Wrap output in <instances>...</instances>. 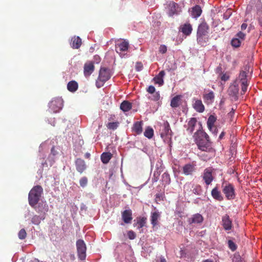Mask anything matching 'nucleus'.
<instances>
[{"instance_id":"7","label":"nucleus","mask_w":262,"mask_h":262,"mask_svg":"<svg viewBox=\"0 0 262 262\" xmlns=\"http://www.w3.org/2000/svg\"><path fill=\"white\" fill-rule=\"evenodd\" d=\"M76 248L78 258L83 260L86 257V247L84 242L82 239H78L76 242Z\"/></svg>"},{"instance_id":"51","label":"nucleus","mask_w":262,"mask_h":262,"mask_svg":"<svg viewBox=\"0 0 262 262\" xmlns=\"http://www.w3.org/2000/svg\"><path fill=\"white\" fill-rule=\"evenodd\" d=\"M257 14L259 16L262 15V5H258L256 6Z\"/></svg>"},{"instance_id":"52","label":"nucleus","mask_w":262,"mask_h":262,"mask_svg":"<svg viewBox=\"0 0 262 262\" xmlns=\"http://www.w3.org/2000/svg\"><path fill=\"white\" fill-rule=\"evenodd\" d=\"M164 195L162 193H158L156 195V201H160L163 200Z\"/></svg>"},{"instance_id":"41","label":"nucleus","mask_w":262,"mask_h":262,"mask_svg":"<svg viewBox=\"0 0 262 262\" xmlns=\"http://www.w3.org/2000/svg\"><path fill=\"white\" fill-rule=\"evenodd\" d=\"M192 192L195 194L199 195L201 194L202 191V188L200 185H193L192 187Z\"/></svg>"},{"instance_id":"44","label":"nucleus","mask_w":262,"mask_h":262,"mask_svg":"<svg viewBox=\"0 0 262 262\" xmlns=\"http://www.w3.org/2000/svg\"><path fill=\"white\" fill-rule=\"evenodd\" d=\"M27 233L24 229H21L18 232V236L19 239H24L26 237Z\"/></svg>"},{"instance_id":"35","label":"nucleus","mask_w":262,"mask_h":262,"mask_svg":"<svg viewBox=\"0 0 262 262\" xmlns=\"http://www.w3.org/2000/svg\"><path fill=\"white\" fill-rule=\"evenodd\" d=\"M196 119L195 118H191L189 121L188 123V127L187 128V130L190 133H193L194 129V127L196 125Z\"/></svg>"},{"instance_id":"37","label":"nucleus","mask_w":262,"mask_h":262,"mask_svg":"<svg viewBox=\"0 0 262 262\" xmlns=\"http://www.w3.org/2000/svg\"><path fill=\"white\" fill-rule=\"evenodd\" d=\"M144 136L148 139L151 138L154 136V130L151 127H148L146 128L144 133Z\"/></svg>"},{"instance_id":"33","label":"nucleus","mask_w":262,"mask_h":262,"mask_svg":"<svg viewBox=\"0 0 262 262\" xmlns=\"http://www.w3.org/2000/svg\"><path fill=\"white\" fill-rule=\"evenodd\" d=\"M112 154L109 152H105L101 155V160L104 164H107L112 158Z\"/></svg>"},{"instance_id":"18","label":"nucleus","mask_w":262,"mask_h":262,"mask_svg":"<svg viewBox=\"0 0 262 262\" xmlns=\"http://www.w3.org/2000/svg\"><path fill=\"white\" fill-rule=\"evenodd\" d=\"M94 66L93 62H86L84 66V75L85 77L89 76L94 71Z\"/></svg>"},{"instance_id":"64","label":"nucleus","mask_w":262,"mask_h":262,"mask_svg":"<svg viewBox=\"0 0 262 262\" xmlns=\"http://www.w3.org/2000/svg\"><path fill=\"white\" fill-rule=\"evenodd\" d=\"M54 150V147H53L51 149V151L53 152V150Z\"/></svg>"},{"instance_id":"12","label":"nucleus","mask_w":262,"mask_h":262,"mask_svg":"<svg viewBox=\"0 0 262 262\" xmlns=\"http://www.w3.org/2000/svg\"><path fill=\"white\" fill-rule=\"evenodd\" d=\"M222 225L223 227V228L226 231L231 230L232 228V222L228 214H225L222 216Z\"/></svg>"},{"instance_id":"31","label":"nucleus","mask_w":262,"mask_h":262,"mask_svg":"<svg viewBox=\"0 0 262 262\" xmlns=\"http://www.w3.org/2000/svg\"><path fill=\"white\" fill-rule=\"evenodd\" d=\"M181 95H177L172 98L170 102V106L172 108H176L179 106L181 99Z\"/></svg>"},{"instance_id":"17","label":"nucleus","mask_w":262,"mask_h":262,"mask_svg":"<svg viewBox=\"0 0 262 262\" xmlns=\"http://www.w3.org/2000/svg\"><path fill=\"white\" fill-rule=\"evenodd\" d=\"M180 11L181 9L177 3L172 2L169 4L168 14L169 16L178 14Z\"/></svg>"},{"instance_id":"24","label":"nucleus","mask_w":262,"mask_h":262,"mask_svg":"<svg viewBox=\"0 0 262 262\" xmlns=\"http://www.w3.org/2000/svg\"><path fill=\"white\" fill-rule=\"evenodd\" d=\"M181 30L184 35L188 36L191 33L192 28L190 24L187 23L181 26Z\"/></svg>"},{"instance_id":"40","label":"nucleus","mask_w":262,"mask_h":262,"mask_svg":"<svg viewBox=\"0 0 262 262\" xmlns=\"http://www.w3.org/2000/svg\"><path fill=\"white\" fill-rule=\"evenodd\" d=\"M242 41L239 40V38L236 37L233 38L231 41V45L235 48H238L241 45Z\"/></svg>"},{"instance_id":"15","label":"nucleus","mask_w":262,"mask_h":262,"mask_svg":"<svg viewBox=\"0 0 262 262\" xmlns=\"http://www.w3.org/2000/svg\"><path fill=\"white\" fill-rule=\"evenodd\" d=\"M76 170L80 173H82L86 169V165L84 161L80 158H78L75 161Z\"/></svg>"},{"instance_id":"19","label":"nucleus","mask_w":262,"mask_h":262,"mask_svg":"<svg viewBox=\"0 0 262 262\" xmlns=\"http://www.w3.org/2000/svg\"><path fill=\"white\" fill-rule=\"evenodd\" d=\"M194 101L193 104V108L199 113H203L205 110V107L201 100L193 98Z\"/></svg>"},{"instance_id":"21","label":"nucleus","mask_w":262,"mask_h":262,"mask_svg":"<svg viewBox=\"0 0 262 262\" xmlns=\"http://www.w3.org/2000/svg\"><path fill=\"white\" fill-rule=\"evenodd\" d=\"M212 198L219 201H222L224 199L221 191L219 190L217 187H214L211 192Z\"/></svg>"},{"instance_id":"20","label":"nucleus","mask_w":262,"mask_h":262,"mask_svg":"<svg viewBox=\"0 0 262 262\" xmlns=\"http://www.w3.org/2000/svg\"><path fill=\"white\" fill-rule=\"evenodd\" d=\"M203 98L206 104H210L212 103L214 99V94L213 92L210 91L207 94H204Z\"/></svg>"},{"instance_id":"4","label":"nucleus","mask_w":262,"mask_h":262,"mask_svg":"<svg viewBox=\"0 0 262 262\" xmlns=\"http://www.w3.org/2000/svg\"><path fill=\"white\" fill-rule=\"evenodd\" d=\"M111 77V74L108 69L104 67L101 68L96 82V86L98 88L102 87L104 83L110 79Z\"/></svg>"},{"instance_id":"36","label":"nucleus","mask_w":262,"mask_h":262,"mask_svg":"<svg viewBox=\"0 0 262 262\" xmlns=\"http://www.w3.org/2000/svg\"><path fill=\"white\" fill-rule=\"evenodd\" d=\"M45 219V216L44 215H40L39 216L35 215L32 217L31 222L34 225H38L40 223L41 221Z\"/></svg>"},{"instance_id":"54","label":"nucleus","mask_w":262,"mask_h":262,"mask_svg":"<svg viewBox=\"0 0 262 262\" xmlns=\"http://www.w3.org/2000/svg\"><path fill=\"white\" fill-rule=\"evenodd\" d=\"M247 27V24H246V23H243L241 25V29H242V30H246Z\"/></svg>"},{"instance_id":"5","label":"nucleus","mask_w":262,"mask_h":262,"mask_svg":"<svg viewBox=\"0 0 262 262\" xmlns=\"http://www.w3.org/2000/svg\"><path fill=\"white\" fill-rule=\"evenodd\" d=\"M222 191L226 199L228 200H234L236 196L234 186L229 183H224L222 184Z\"/></svg>"},{"instance_id":"46","label":"nucleus","mask_w":262,"mask_h":262,"mask_svg":"<svg viewBox=\"0 0 262 262\" xmlns=\"http://www.w3.org/2000/svg\"><path fill=\"white\" fill-rule=\"evenodd\" d=\"M88 178L86 177H83L81 178L79 181L80 185L82 187H85L88 184Z\"/></svg>"},{"instance_id":"43","label":"nucleus","mask_w":262,"mask_h":262,"mask_svg":"<svg viewBox=\"0 0 262 262\" xmlns=\"http://www.w3.org/2000/svg\"><path fill=\"white\" fill-rule=\"evenodd\" d=\"M228 245L229 249L232 251H234L237 249L236 245L231 240H229L228 241Z\"/></svg>"},{"instance_id":"9","label":"nucleus","mask_w":262,"mask_h":262,"mask_svg":"<svg viewBox=\"0 0 262 262\" xmlns=\"http://www.w3.org/2000/svg\"><path fill=\"white\" fill-rule=\"evenodd\" d=\"M213 171L214 169L212 167L206 168L204 170L202 178L207 185L211 184L214 180Z\"/></svg>"},{"instance_id":"57","label":"nucleus","mask_w":262,"mask_h":262,"mask_svg":"<svg viewBox=\"0 0 262 262\" xmlns=\"http://www.w3.org/2000/svg\"><path fill=\"white\" fill-rule=\"evenodd\" d=\"M258 23L260 26L262 27V17L259 18Z\"/></svg>"},{"instance_id":"6","label":"nucleus","mask_w":262,"mask_h":262,"mask_svg":"<svg viewBox=\"0 0 262 262\" xmlns=\"http://www.w3.org/2000/svg\"><path fill=\"white\" fill-rule=\"evenodd\" d=\"M129 48V43L125 39H120L117 41L115 45V50L121 57H124L126 54L124 53Z\"/></svg>"},{"instance_id":"14","label":"nucleus","mask_w":262,"mask_h":262,"mask_svg":"<svg viewBox=\"0 0 262 262\" xmlns=\"http://www.w3.org/2000/svg\"><path fill=\"white\" fill-rule=\"evenodd\" d=\"M172 131L168 121H165L162 125V129L161 132V136L164 138L167 136L171 135Z\"/></svg>"},{"instance_id":"55","label":"nucleus","mask_w":262,"mask_h":262,"mask_svg":"<svg viewBox=\"0 0 262 262\" xmlns=\"http://www.w3.org/2000/svg\"><path fill=\"white\" fill-rule=\"evenodd\" d=\"M231 13L230 12L229 13V15H227V14H226V13L224 14V18H225V19H228L229 16L231 15Z\"/></svg>"},{"instance_id":"3","label":"nucleus","mask_w":262,"mask_h":262,"mask_svg":"<svg viewBox=\"0 0 262 262\" xmlns=\"http://www.w3.org/2000/svg\"><path fill=\"white\" fill-rule=\"evenodd\" d=\"M42 192V188L39 185L35 186L31 189L28 195L29 203L31 207H35L38 204Z\"/></svg>"},{"instance_id":"63","label":"nucleus","mask_w":262,"mask_h":262,"mask_svg":"<svg viewBox=\"0 0 262 262\" xmlns=\"http://www.w3.org/2000/svg\"><path fill=\"white\" fill-rule=\"evenodd\" d=\"M234 91H235V93H237V91H238V89H237V88H236V86H234Z\"/></svg>"},{"instance_id":"8","label":"nucleus","mask_w":262,"mask_h":262,"mask_svg":"<svg viewBox=\"0 0 262 262\" xmlns=\"http://www.w3.org/2000/svg\"><path fill=\"white\" fill-rule=\"evenodd\" d=\"M63 100L61 98H55L49 103V108L53 113L59 112L63 106Z\"/></svg>"},{"instance_id":"53","label":"nucleus","mask_w":262,"mask_h":262,"mask_svg":"<svg viewBox=\"0 0 262 262\" xmlns=\"http://www.w3.org/2000/svg\"><path fill=\"white\" fill-rule=\"evenodd\" d=\"M159 175L160 173H159V172H157V176H156V173H155L154 174V178L152 179V182H157L159 179L158 177L159 176Z\"/></svg>"},{"instance_id":"22","label":"nucleus","mask_w":262,"mask_h":262,"mask_svg":"<svg viewBox=\"0 0 262 262\" xmlns=\"http://www.w3.org/2000/svg\"><path fill=\"white\" fill-rule=\"evenodd\" d=\"M165 75V72L161 71L160 72L159 74L153 78V81L155 83L158 84L160 86H161L164 83L163 77Z\"/></svg>"},{"instance_id":"26","label":"nucleus","mask_w":262,"mask_h":262,"mask_svg":"<svg viewBox=\"0 0 262 262\" xmlns=\"http://www.w3.org/2000/svg\"><path fill=\"white\" fill-rule=\"evenodd\" d=\"M78 88V83L75 80L70 81L67 84V89L70 92L74 93L76 92Z\"/></svg>"},{"instance_id":"30","label":"nucleus","mask_w":262,"mask_h":262,"mask_svg":"<svg viewBox=\"0 0 262 262\" xmlns=\"http://www.w3.org/2000/svg\"><path fill=\"white\" fill-rule=\"evenodd\" d=\"M132 104L127 100L123 101L120 104V109L124 112H128L132 109Z\"/></svg>"},{"instance_id":"28","label":"nucleus","mask_w":262,"mask_h":262,"mask_svg":"<svg viewBox=\"0 0 262 262\" xmlns=\"http://www.w3.org/2000/svg\"><path fill=\"white\" fill-rule=\"evenodd\" d=\"M147 219L145 217H139L137 219V223L134 224V226H137V228L140 229L143 227L146 223Z\"/></svg>"},{"instance_id":"34","label":"nucleus","mask_w":262,"mask_h":262,"mask_svg":"<svg viewBox=\"0 0 262 262\" xmlns=\"http://www.w3.org/2000/svg\"><path fill=\"white\" fill-rule=\"evenodd\" d=\"M160 214L159 212H152L151 214V224L153 227L156 226L158 224V219L160 217Z\"/></svg>"},{"instance_id":"27","label":"nucleus","mask_w":262,"mask_h":262,"mask_svg":"<svg viewBox=\"0 0 262 262\" xmlns=\"http://www.w3.org/2000/svg\"><path fill=\"white\" fill-rule=\"evenodd\" d=\"M155 88L152 85H150L147 89V92L150 94H154L152 99L154 101H158L160 99V93L159 92L155 93Z\"/></svg>"},{"instance_id":"38","label":"nucleus","mask_w":262,"mask_h":262,"mask_svg":"<svg viewBox=\"0 0 262 262\" xmlns=\"http://www.w3.org/2000/svg\"><path fill=\"white\" fill-rule=\"evenodd\" d=\"M162 182L166 185H169L170 183V178L167 172H164L162 176Z\"/></svg>"},{"instance_id":"48","label":"nucleus","mask_w":262,"mask_h":262,"mask_svg":"<svg viewBox=\"0 0 262 262\" xmlns=\"http://www.w3.org/2000/svg\"><path fill=\"white\" fill-rule=\"evenodd\" d=\"M127 235H128V238L130 239H134L136 237V235L135 233L132 230H130V231H128Z\"/></svg>"},{"instance_id":"13","label":"nucleus","mask_w":262,"mask_h":262,"mask_svg":"<svg viewBox=\"0 0 262 262\" xmlns=\"http://www.w3.org/2000/svg\"><path fill=\"white\" fill-rule=\"evenodd\" d=\"M216 120V118L213 115H210L207 120V124L209 129L212 132L214 136L217 134L216 127L214 126V124Z\"/></svg>"},{"instance_id":"11","label":"nucleus","mask_w":262,"mask_h":262,"mask_svg":"<svg viewBox=\"0 0 262 262\" xmlns=\"http://www.w3.org/2000/svg\"><path fill=\"white\" fill-rule=\"evenodd\" d=\"M36 211L40 213V215H44L46 216V213L49 211V206L46 202L41 201L34 207Z\"/></svg>"},{"instance_id":"29","label":"nucleus","mask_w":262,"mask_h":262,"mask_svg":"<svg viewBox=\"0 0 262 262\" xmlns=\"http://www.w3.org/2000/svg\"><path fill=\"white\" fill-rule=\"evenodd\" d=\"M203 221V216L199 213L195 214L192 217L189 219V222L192 223H201Z\"/></svg>"},{"instance_id":"61","label":"nucleus","mask_w":262,"mask_h":262,"mask_svg":"<svg viewBox=\"0 0 262 262\" xmlns=\"http://www.w3.org/2000/svg\"><path fill=\"white\" fill-rule=\"evenodd\" d=\"M142 66H141L140 67V66H138V67H137V71H139L141 70V68H142Z\"/></svg>"},{"instance_id":"59","label":"nucleus","mask_w":262,"mask_h":262,"mask_svg":"<svg viewBox=\"0 0 262 262\" xmlns=\"http://www.w3.org/2000/svg\"><path fill=\"white\" fill-rule=\"evenodd\" d=\"M160 262H167L165 258L163 257L160 258Z\"/></svg>"},{"instance_id":"25","label":"nucleus","mask_w":262,"mask_h":262,"mask_svg":"<svg viewBox=\"0 0 262 262\" xmlns=\"http://www.w3.org/2000/svg\"><path fill=\"white\" fill-rule=\"evenodd\" d=\"M202 10L199 5H195L192 8L191 15L194 18L199 17L202 14Z\"/></svg>"},{"instance_id":"16","label":"nucleus","mask_w":262,"mask_h":262,"mask_svg":"<svg viewBox=\"0 0 262 262\" xmlns=\"http://www.w3.org/2000/svg\"><path fill=\"white\" fill-rule=\"evenodd\" d=\"M122 219L125 224H130L133 219L130 209L125 210L121 213Z\"/></svg>"},{"instance_id":"49","label":"nucleus","mask_w":262,"mask_h":262,"mask_svg":"<svg viewBox=\"0 0 262 262\" xmlns=\"http://www.w3.org/2000/svg\"><path fill=\"white\" fill-rule=\"evenodd\" d=\"M159 52L162 54H164L167 52V47L165 45H161L159 48Z\"/></svg>"},{"instance_id":"32","label":"nucleus","mask_w":262,"mask_h":262,"mask_svg":"<svg viewBox=\"0 0 262 262\" xmlns=\"http://www.w3.org/2000/svg\"><path fill=\"white\" fill-rule=\"evenodd\" d=\"M133 130L137 134H141L142 132V122L141 121L136 122L133 125Z\"/></svg>"},{"instance_id":"47","label":"nucleus","mask_w":262,"mask_h":262,"mask_svg":"<svg viewBox=\"0 0 262 262\" xmlns=\"http://www.w3.org/2000/svg\"><path fill=\"white\" fill-rule=\"evenodd\" d=\"M248 86V82H244V83H241L242 94H244L246 93L247 90Z\"/></svg>"},{"instance_id":"62","label":"nucleus","mask_w":262,"mask_h":262,"mask_svg":"<svg viewBox=\"0 0 262 262\" xmlns=\"http://www.w3.org/2000/svg\"><path fill=\"white\" fill-rule=\"evenodd\" d=\"M203 262H213V261L210 259H206V260H204Z\"/></svg>"},{"instance_id":"45","label":"nucleus","mask_w":262,"mask_h":262,"mask_svg":"<svg viewBox=\"0 0 262 262\" xmlns=\"http://www.w3.org/2000/svg\"><path fill=\"white\" fill-rule=\"evenodd\" d=\"M235 37L236 38H239V40H241V41L244 40L245 39V38H246V34L241 32V31H239V32H238L236 35H235Z\"/></svg>"},{"instance_id":"1","label":"nucleus","mask_w":262,"mask_h":262,"mask_svg":"<svg viewBox=\"0 0 262 262\" xmlns=\"http://www.w3.org/2000/svg\"><path fill=\"white\" fill-rule=\"evenodd\" d=\"M195 140L199 149L202 151H213V149L211 147V142L209 141V137L205 132L198 130L195 133Z\"/></svg>"},{"instance_id":"39","label":"nucleus","mask_w":262,"mask_h":262,"mask_svg":"<svg viewBox=\"0 0 262 262\" xmlns=\"http://www.w3.org/2000/svg\"><path fill=\"white\" fill-rule=\"evenodd\" d=\"M247 73L245 71H241L239 75V79L241 83L248 82L247 81Z\"/></svg>"},{"instance_id":"23","label":"nucleus","mask_w":262,"mask_h":262,"mask_svg":"<svg viewBox=\"0 0 262 262\" xmlns=\"http://www.w3.org/2000/svg\"><path fill=\"white\" fill-rule=\"evenodd\" d=\"M82 43L81 39L79 36H74L71 39V47L73 49H78Z\"/></svg>"},{"instance_id":"2","label":"nucleus","mask_w":262,"mask_h":262,"mask_svg":"<svg viewBox=\"0 0 262 262\" xmlns=\"http://www.w3.org/2000/svg\"><path fill=\"white\" fill-rule=\"evenodd\" d=\"M209 28V26L205 21H202L198 26L196 33L197 41L202 46H204L208 41L207 34Z\"/></svg>"},{"instance_id":"42","label":"nucleus","mask_w":262,"mask_h":262,"mask_svg":"<svg viewBox=\"0 0 262 262\" xmlns=\"http://www.w3.org/2000/svg\"><path fill=\"white\" fill-rule=\"evenodd\" d=\"M106 126L108 129L115 130L118 126V122H109Z\"/></svg>"},{"instance_id":"58","label":"nucleus","mask_w":262,"mask_h":262,"mask_svg":"<svg viewBox=\"0 0 262 262\" xmlns=\"http://www.w3.org/2000/svg\"><path fill=\"white\" fill-rule=\"evenodd\" d=\"M224 135H225L224 132H222V133L220 134V136H219V139H222L223 138V137L224 136Z\"/></svg>"},{"instance_id":"60","label":"nucleus","mask_w":262,"mask_h":262,"mask_svg":"<svg viewBox=\"0 0 262 262\" xmlns=\"http://www.w3.org/2000/svg\"><path fill=\"white\" fill-rule=\"evenodd\" d=\"M234 113V110H233V108H232V110L229 113V114L231 116H232Z\"/></svg>"},{"instance_id":"56","label":"nucleus","mask_w":262,"mask_h":262,"mask_svg":"<svg viewBox=\"0 0 262 262\" xmlns=\"http://www.w3.org/2000/svg\"><path fill=\"white\" fill-rule=\"evenodd\" d=\"M91 157V154L89 152H86L84 155V157L86 159H89Z\"/></svg>"},{"instance_id":"10","label":"nucleus","mask_w":262,"mask_h":262,"mask_svg":"<svg viewBox=\"0 0 262 262\" xmlns=\"http://www.w3.org/2000/svg\"><path fill=\"white\" fill-rule=\"evenodd\" d=\"M196 165L193 163H188L182 167V173L185 176L192 175L196 171Z\"/></svg>"},{"instance_id":"50","label":"nucleus","mask_w":262,"mask_h":262,"mask_svg":"<svg viewBox=\"0 0 262 262\" xmlns=\"http://www.w3.org/2000/svg\"><path fill=\"white\" fill-rule=\"evenodd\" d=\"M230 76L227 73L223 74L221 77V79L222 81H226L229 79Z\"/></svg>"}]
</instances>
